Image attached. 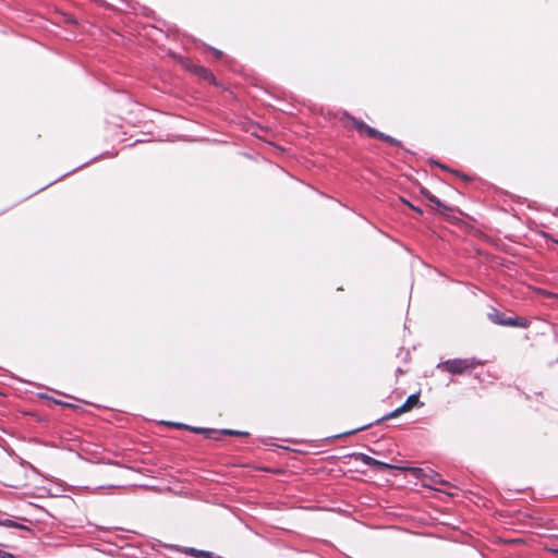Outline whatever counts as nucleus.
<instances>
[{
  "label": "nucleus",
  "instance_id": "nucleus-22",
  "mask_svg": "<svg viewBox=\"0 0 558 558\" xmlns=\"http://www.w3.org/2000/svg\"><path fill=\"white\" fill-rule=\"evenodd\" d=\"M553 241H554L555 243H557V244H558V240H554V239H553Z\"/></svg>",
  "mask_w": 558,
  "mask_h": 558
},
{
  "label": "nucleus",
  "instance_id": "nucleus-12",
  "mask_svg": "<svg viewBox=\"0 0 558 558\" xmlns=\"http://www.w3.org/2000/svg\"><path fill=\"white\" fill-rule=\"evenodd\" d=\"M369 137L379 138L383 132H379L378 130L367 125L365 131Z\"/></svg>",
  "mask_w": 558,
  "mask_h": 558
},
{
  "label": "nucleus",
  "instance_id": "nucleus-19",
  "mask_svg": "<svg viewBox=\"0 0 558 558\" xmlns=\"http://www.w3.org/2000/svg\"><path fill=\"white\" fill-rule=\"evenodd\" d=\"M409 205H410V207H411L413 210H415L416 213H418V214H422V213H423V211H422V209H420L418 207H415V206H413V205H411V204H409Z\"/></svg>",
  "mask_w": 558,
  "mask_h": 558
},
{
  "label": "nucleus",
  "instance_id": "nucleus-17",
  "mask_svg": "<svg viewBox=\"0 0 558 558\" xmlns=\"http://www.w3.org/2000/svg\"><path fill=\"white\" fill-rule=\"evenodd\" d=\"M368 426H371V424L365 425V426H362V427H359V428H355V429H353V430H351V432H347V433H344L343 435H352V434H354V433H356V432H360V430H363V429L367 428Z\"/></svg>",
  "mask_w": 558,
  "mask_h": 558
},
{
  "label": "nucleus",
  "instance_id": "nucleus-21",
  "mask_svg": "<svg viewBox=\"0 0 558 558\" xmlns=\"http://www.w3.org/2000/svg\"><path fill=\"white\" fill-rule=\"evenodd\" d=\"M550 295L558 299V294H550Z\"/></svg>",
  "mask_w": 558,
  "mask_h": 558
},
{
  "label": "nucleus",
  "instance_id": "nucleus-13",
  "mask_svg": "<svg viewBox=\"0 0 558 558\" xmlns=\"http://www.w3.org/2000/svg\"><path fill=\"white\" fill-rule=\"evenodd\" d=\"M204 550H198L192 547H189L184 550V553L191 557H202Z\"/></svg>",
  "mask_w": 558,
  "mask_h": 558
},
{
  "label": "nucleus",
  "instance_id": "nucleus-2",
  "mask_svg": "<svg viewBox=\"0 0 558 558\" xmlns=\"http://www.w3.org/2000/svg\"><path fill=\"white\" fill-rule=\"evenodd\" d=\"M418 403H420L418 393H412L407 398V400L399 408H397L392 412L386 414L381 418L377 420V423L396 417L404 412H408L411 409H413L414 407L418 405Z\"/></svg>",
  "mask_w": 558,
  "mask_h": 558
},
{
  "label": "nucleus",
  "instance_id": "nucleus-8",
  "mask_svg": "<svg viewBox=\"0 0 558 558\" xmlns=\"http://www.w3.org/2000/svg\"><path fill=\"white\" fill-rule=\"evenodd\" d=\"M345 117H347L349 120H351V121H352V123H353L354 128H355L359 132H364V131H365V129H366V126H367V124H366V123H364L363 121L357 120L356 118L351 117V116H349V114H345Z\"/></svg>",
  "mask_w": 558,
  "mask_h": 558
},
{
  "label": "nucleus",
  "instance_id": "nucleus-18",
  "mask_svg": "<svg viewBox=\"0 0 558 558\" xmlns=\"http://www.w3.org/2000/svg\"><path fill=\"white\" fill-rule=\"evenodd\" d=\"M202 557H205V558H222V557H215V555L211 553V551H203L202 554Z\"/></svg>",
  "mask_w": 558,
  "mask_h": 558
},
{
  "label": "nucleus",
  "instance_id": "nucleus-4",
  "mask_svg": "<svg viewBox=\"0 0 558 558\" xmlns=\"http://www.w3.org/2000/svg\"><path fill=\"white\" fill-rule=\"evenodd\" d=\"M488 319L499 326H509L511 317H506L504 313L498 311L497 308H492V311L487 314Z\"/></svg>",
  "mask_w": 558,
  "mask_h": 558
},
{
  "label": "nucleus",
  "instance_id": "nucleus-6",
  "mask_svg": "<svg viewBox=\"0 0 558 558\" xmlns=\"http://www.w3.org/2000/svg\"><path fill=\"white\" fill-rule=\"evenodd\" d=\"M509 327H520L527 328L530 326V322L522 317H511Z\"/></svg>",
  "mask_w": 558,
  "mask_h": 558
},
{
  "label": "nucleus",
  "instance_id": "nucleus-3",
  "mask_svg": "<svg viewBox=\"0 0 558 558\" xmlns=\"http://www.w3.org/2000/svg\"><path fill=\"white\" fill-rule=\"evenodd\" d=\"M352 457L355 460L361 461L363 464H365L367 466L376 468L378 470L392 469L391 464L376 460V459L372 458L371 456H367L366 453H363V452H354V453H352Z\"/></svg>",
  "mask_w": 558,
  "mask_h": 558
},
{
  "label": "nucleus",
  "instance_id": "nucleus-1",
  "mask_svg": "<svg viewBox=\"0 0 558 558\" xmlns=\"http://www.w3.org/2000/svg\"><path fill=\"white\" fill-rule=\"evenodd\" d=\"M483 364V361L476 357L449 359L439 362L436 365V368L451 375H464L470 374L476 366H481Z\"/></svg>",
  "mask_w": 558,
  "mask_h": 558
},
{
  "label": "nucleus",
  "instance_id": "nucleus-16",
  "mask_svg": "<svg viewBox=\"0 0 558 558\" xmlns=\"http://www.w3.org/2000/svg\"><path fill=\"white\" fill-rule=\"evenodd\" d=\"M209 49L213 51L214 56H215L217 59H220V58L222 57V54H223V53H222V51H220V50H218V49H216V48L210 47Z\"/></svg>",
  "mask_w": 558,
  "mask_h": 558
},
{
  "label": "nucleus",
  "instance_id": "nucleus-11",
  "mask_svg": "<svg viewBox=\"0 0 558 558\" xmlns=\"http://www.w3.org/2000/svg\"><path fill=\"white\" fill-rule=\"evenodd\" d=\"M380 140L386 142V143H388V144H390V145H392V146H400L401 145L400 141H398V140H396V138H393L390 135H387L385 133H381Z\"/></svg>",
  "mask_w": 558,
  "mask_h": 558
},
{
  "label": "nucleus",
  "instance_id": "nucleus-9",
  "mask_svg": "<svg viewBox=\"0 0 558 558\" xmlns=\"http://www.w3.org/2000/svg\"><path fill=\"white\" fill-rule=\"evenodd\" d=\"M0 525L5 527H15V529H25L24 525L11 520V519H0Z\"/></svg>",
  "mask_w": 558,
  "mask_h": 558
},
{
  "label": "nucleus",
  "instance_id": "nucleus-23",
  "mask_svg": "<svg viewBox=\"0 0 558 558\" xmlns=\"http://www.w3.org/2000/svg\"><path fill=\"white\" fill-rule=\"evenodd\" d=\"M0 558H4V557H0Z\"/></svg>",
  "mask_w": 558,
  "mask_h": 558
},
{
  "label": "nucleus",
  "instance_id": "nucleus-5",
  "mask_svg": "<svg viewBox=\"0 0 558 558\" xmlns=\"http://www.w3.org/2000/svg\"><path fill=\"white\" fill-rule=\"evenodd\" d=\"M422 193L429 202H432L433 204H435L437 206L438 210L448 209V206H446L437 196L433 195L430 192L423 191Z\"/></svg>",
  "mask_w": 558,
  "mask_h": 558
},
{
  "label": "nucleus",
  "instance_id": "nucleus-20",
  "mask_svg": "<svg viewBox=\"0 0 558 558\" xmlns=\"http://www.w3.org/2000/svg\"><path fill=\"white\" fill-rule=\"evenodd\" d=\"M68 21H69V22H71V23H75V20H74V19H72V17H71V19H69Z\"/></svg>",
  "mask_w": 558,
  "mask_h": 558
},
{
  "label": "nucleus",
  "instance_id": "nucleus-14",
  "mask_svg": "<svg viewBox=\"0 0 558 558\" xmlns=\"http://www.w3.org/2000/svg\"><path fill=\"white\" fill-rule=\"evenodd\" d=\"M222 433L227 434V435H231V436H247L248 435L247 432H240V430H234V429H223Z\"/></svg>",
  "mask_w": 558,
  "mask_h": 558
},
{
  "label": "nucleus",
  "instance_id": "nucleus-15",
  "mask_svg": "<svg viewBox=\"0 0 558 558\" xmlns=\"http://www.w3.org/2000/svg\"><path fill=\"white\" fill-rule=\"evenodd\" d=\"M411 472L416 476L420 477L423 474V470L421 468H412Z\"/></svg>",
  "mask_w": 558,
  "mask_h": 558
},
{
  "label": "nucleus",
  "instance_id": "nucleus-7",
  "mask_svg": "<svg viewBox=\"0 0 558 558\" xmlns=\"http://www.w3.org/2000/svg\"><path fill=\"white\" fill-rule=\"evenodd\" d=\"M175 427L178 428H186V429H190L192 430L193 433H196V434H208L210 433L211 430L210 429H207V428H203V427H192V426H189V425H185V424H182V423H174L173 424Z\"/></svg>",
  "mask_w": 558,
  "mask_h": 558
},
{
  "label": "nucleus",
  "instance_id": "nucleus-10",
  "mask_svg": "<svg viewBox=\"0 0 558 558\" xmlns=\"http://www.w3.org/2000/svg\"><path fill=\"white\" fill-rule=\"evenodd\" d=\"M193 71L201 77H204V78H209V77H213V75L209 73V71L204 68V66H199V65H195Z\"/></svg>",
  "mask_w": 558,
  "mask_h": 558
}]
</instances>
